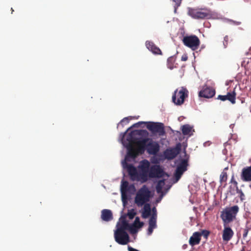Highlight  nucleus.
<instances>
[{
    "label": "nucleus",
    "mask_w": 251,
    "mask_h": 251,
    "mask_svg": "<svg viewBox=\"0 0 251 251\" xmlns=\"http://www.w3.org/2000/svg\"><path fill=\"white\" fill-rule=\"evenodd\" d=\"M139 146V150L144 152L146 150L147 152L151 155H156L160 150V146L158 143L153 141L151 138H145L139 140L136 143Z\"/></svg>",
    "instance_id": "nucleus-1"
},
{
    "label": "nucleus",
    "mask_w": 251,
    "mask_h": 251,
    "mask_svg": "<svg viewBox=\"0 0 251 251\" xmlns=\"http://www.w3.org/2000/svg\"><path fill=\"white\" fill-rule=\"evenodd\" d=\"M239 211V207L238 205L226 207L224 209L220 215L223 225H229L230 223L235 220Z\"/></svg>",
    "instance_id": "nucleus-2"
},
{
    "label": "nucleus",
    "mask_w": 251,
    "mask_h": 251,
    "mask_svg": "<svg viewBox=\"0 0 251 251\" xmlns=\"http://www.w3.org/2000/svg\"><path fill=\"white\" fill-rule=\"evenodd\" d=\"M141 124H146L147 129L150 130L152 134H158L159 136L165 135L164 125L162 123H155L152 122H139L133 125V127H138Z\"/></svg>",
    "instance_id": "nucleus-3"
},
{
    "label": "nucleus",
    "mask_w": 251,
    "mask_h": 251,
    "mask_svg": "<svg viewBox=\"0 0 251 251\" xmlns=\"http://www.w3.org/2000/svg\"><path fill=\"white\" fill-rule=\"evenodd\" d=\"M151 192L146 185L141 188L136 193L135 197V203L138 207L148 203L150 201Z\"/></svg>",
    "instance_id": "nucleus-4"
},
{
    "label": "nucleus",
    "mask_w": 251,
    "mask_h": 251,
    "mask_svg": "<svg viewBox=\"0 0 251 251\" xmlns=\"http://www.w3.org/2000/svg\"><path fill=\"white\" fill-rule=\"evenodd\" d=\"M150 163L147 159L141 161L138 167L139 170V179L142 182L147 181L150 169Z\"/></svg>",
    "instance_id": "nucleus-5"
},
{
    "label": "nucleus",
    "mask_w": 251,
    "mask_h": 251,
    "mask_svg": "<svg viewBox=\"0 0 251 251\" xmlns=\"http://www.w3.org/2000/svg\"><path fill=\"white\" fill-rule=\"evenodd\" d=\"M188 96V91L182 87L180 90L176 89L172 96V101L176 105H180L184 103L185 98Z\"/></svg>",
    "instance_id": "nucleus-6"
},
{
    "label": "nucleus",
    "mask_w": 251,
    "mask_h": 251,
    "mask_svg": "<svg viewBox=\"0 0 251 251\" xmlns=\"http://www.w3.org/2000/svg\"><path fill=\"white\" fill-rule=\"evenodd\" d=\"M188 14L192 18L196 19H208L211 17V13L208 9H198L189 8Z\"/></svg>",
    "instance_id": "nucleus-7"
},
{
    "label": "nucleus",
    "mask_w": 251,
    "mask_h": 251,
    "mask_svg": "<svg viewBox=\"0 0 251 251\" xmlns=\"http://www.w3.org/2000/svg\"><path fill=\"white\" fill-rule=\"evenodd\" d=\"M127 140L128 141V143L126 146L127 149V153L126 156L125 160L128 161V158L134 159L138 155L139 153H142L143 152H142V150H139V146H138L137 149L133 147L132 145L133 141L131 136L127 137Z\"/></svg>",
    "instance_id": "nucleus-8"
},
{
    "label": "nucleus",
    "mask_w": 251,
    "mask_h": 251,
    "mask_svg": "<svg viewBox=\"0 0 251 251\" xmlns=\"http://www.w3.org/2000/svg\"><path fill=\"white\" fill-rule=\"evenodd\" d=\"M182 42L185 46L193 50H197L200 45V40L196 35L186 36L183 37Z\"/></svg>",
    "instance_id": "nucleus-9"
},
{
    "label": "nucleus",
    "mask_w": 251,
    "mask_h": 251,
    "mask_svg": "<svg viewBox=\"0 0 251 251\" xmlns=\"http://www.w3.org/2000/svg\"><path fill=\"white\" fill-rule=\"evenodd\" d=\"M114 235L115 241L119 244L125 245L129 242V236L126 231L116 229Z\"/></svg>",
    "instance_id": "nucleus-10"
},
{
    "label": "nucleus",
    "mask_w": 251,
    "mask_h": 251,
    "mask_svg": "<svg viewBox=\"0 0 251 251\" xmlns=\"http://www.w3.org/2000/svg\"><path fill=\"white\" fill-rule=\"evenodd\" d=\"M165 175V173L159 165H154L150 167L149 177L150 178H161Z\"/></svg>",
    "instance_id": "nucleus-11"
},
{
    "label": "nucleus",
    "mask_w": 251,
    "mask_h": 251,
    "mask_svg": "<svg viewBox=\"0 0 251 251\" xmlns=\"http://www.w3.org/2000/svg\"><path fill=\"white\" fill-rule=\"evenodd\" d=\"M123 166L126 168L131 180L140 181L139 176L136 168L132 164H128L126 160L123 162Z\"/></svg>",
    "instance_id": "nucleus-12"
},
{
    "label": "nucleus",
    "mask_w": 251,
    "mask_h": 251,
    "mask_svg": "<svg viewBox=\"0 0 251 251\" xmlns=\"http://www.w3.org/2000/svg\"><path fill=\"white\" fill-rule=\"evenodd\" d=\"M188 161L187 159H183L180 163L177 166L174 176L177 181L181 177L183 173L187 170Z\"/></svg>",
    "instance_id": "nucleus-13"
},
{
    "label": "nucleus",
    "mask_w": 251,
    "mask_h": 251,
    "mask_svg": "<svg viewBox=\"0 0 251 251\" xmlns=\"http://www.w3.org/2000/svg\"><path fill=\"white\" fill-rule=\"evenodd\" d=\"M180 151L179 146L176 148L167 149L164 151V156L165 158L171 160L175 158L179 154Z\"/></svg>",
    "instance_id": "nucleus-14"
},
{
    "label": "nucleus",
    "mask_w": 251,
    "mask_h": 251,
    "mask_svg": "<svg viewBox=\"0 0 251 251\" xmlns=\"http://www.w3.org/2000/svg\"><path fill=\"white\" fill-rule=\"evenodd\" d=\"M235 88H234L232 91L228 92L226 95H219L217 99L222 101L228 100L232 104H235L236 102V93L235 92Z\"/></svg>",
    "instance_id": "nucleus-15"
},
{
    "label": "nucleus",
    "mask_w": 251,
    "mask_h": 251,
    "mask_svg": "<svg viewBox=\"0 0 251 251\" xmlns=\"http://www.w3.org/2000/svg\"><path fill=\"white\" fill-rule=\"evenodd\" d=\"M223 225L224 229L223 231L222 238L224 241L227 242L232 239L234 235V232L228 226V225Z\"/></svg>",
    "instance_id": "nucleus-16"
},
{
    "label": "nucleus",
    "mask_w": 251,
    "mask_h": 251,
    "mask_svg": "<svg viewBox=\"0 0 251 251\" xmlns=\"http://www.w3.org/2000/svg\"><path fill=\"white\" fill-rule=\"evenodd\" d=\"M215 94V89L210 87H206L203 88V89L199 92V95L200 97L209 99L212 98Z\"/></svg>",
    "instance_id": "nucleus-17"
},
{
    "label": "nucleus",
    "mask_w": 251,
    "mask_h": 251,
    "mask_svg": "<svg viewBox=\"0 0 251 251\" xmlns=\"http://www.w3.org/2000/svg\"><path fill=\"white\" fill-rule=\"evenodd\" d=\"M201 234L199 232H195L193 234V235L190 237L189 239V244L193 246L196 245H198L201 240Z\"/></svg>",
    "instance_id": "nucleus-18"
},
{
    "label": "nucleus",
    "mask_w": 251,
    "mask_h": 251,
    "mask_svg": "<svg viewBox=\"0 0 251 251\" xmlns=\"http://www.w3.org/2000/svg\"><path fill=\"white\" fill-rule=\"evenodd\" d=\"M146 46L147 48L153 53L155 54H162V52L160 49L156 46L152 42L149 41H146Z\"/></svg>",
    "instance_id": "nucleus-19"
},
{
    "label": "nucleus",
    "mask_w": 251,
    "mask_h": 251,
    "mask_svg": "<svg viewBox=\"0 0 251 251\" xmlns=\"http://www.w3.org/2000/svg\"><path fill=\"white\" fill-rule=\"evenodd\" d=\"M241 178L245 181H251V166L243 169Z\"/></svg>",
    "instance_id": "nucleus-20"
},
{
    "label": "nucleus",
    "mask_w": 251,
    "mask_h": 251,
    "mask_svg": "<svg viewBox=\"0 0 251 251\" xmlns=\"http://www.w3.org/2000/svg\"><path fill=\"white\" fill-rule=\"evenodd\" d=\"M101 218L104 221L109 222L112 220V213L110 210L103 209L101 211Z\"/></svg>",
    "instance_id": "nucleus-21"
},
{
    "label": "nucleus",
    "mask_w": 251,
    "mask_h": 251,
    "mask_svg": "<svg viewBox=\"0 0 251 251\" xmlns=\"http://www.w3.org/2000/svg\"><path fill=\"white\" fill-rule=\"evenodd\" d=\"M131 187L134 188V186L133 185L129 186L128 182L127 181H125L122 182V184L121 185V191L122 198L123 201L124 199H126V193L127 191H129V189Z\"/></svg>",
    "instance_id": "nucleus-22"
},
{
    "label": "nucleus",
    "mask_w": 251,
    "mask_h": 251,
    "mask_svg": "<svg viewBox=\"0 0 251 251\" xmlns=\"http://www.w3.org/2000/svg\"><path fill=\"white\" fill-rule=\"evenodd\" d=\"M144 205L142 213V217L144 219L148 218L151 215V207L149 203H146Z\"/></svg>",
    "instance_id": "nucleus-23"
},
{
    "label": "nucleus",
    "mask_w": 251,
    "mask_h": 251,
    "mask_svg": "<svg viewBox=\"0 0 251 251\" xmlns=\"http://www.w3.org/2000/svg\"><path fill=\"white\" fill-rule=\"evenodd\" d=\"M129 224L125 220L123 219L120 223H118L116 225V230L121 231H126L128 229Z\"/></svg>",
    "instance_id": "nucleus-24"
},
{
    "label": "nucleus",
    "mask_w": 251,
    "mask_h": 251,
    "mask_svg": "<svg viewBox=\"0 0 251 251\" xmlns=\"http://www.w3.org/2000/svg\"><path fill=\"white\" fill-rule=\"evenodd\" d=\"M165 179L160 180L158 181L156 186V190L158 194L162 193V189L165 184Z\"/></svg>",
    "instance_id": "nucleus-25"
},
{
    "label": "nucleus",
    "mask_w": 251,
    "mask_h": 251,
    "mask_svg": "<svg viewBox=\"0 0 251 251\" xmlns=\"http://www.w3.org/2000/svg\"><path fill=\"white\" fill-rule=\"evenodd\" d=\"M192 127L189 125H183L181 127L182 132L184 135H190Z\"/></svg>",
    "instance_id": "nucleus-26"
},
{
    "label": "nucleus",
    "mask_w": 251,
    "mask_h": 251,
    "mask_svg": "<svg viewBox=\"0 0 251 251\" xmlns=\"http://www.w3.org/2000/svg\"><path fill=\"white\" fill-rule=\"evenodd\" d=\"M176 61L175 57L173 56H172L169 57L167 59V67L171 70L173 69L176 67L175 65V62Z\"/></svg>",
    "instance_id": "nucleus-27"
},
{
    "label": "nucleus",
    "mask_w": 251,
    "mask_h": 251,
    "mask_svg": "<svg viewBox=\"0 0 251 251\" xmlns=\"http://www.w3.org/2000/svg\"><path fill=\"white\" fill-rule=\"evenodd\" d=\"M234 184L236 187V192L238 194V196L240 199V200L243 201L245 199V196L242 191L239 189L237 186V182L236 181H234Z\"/></svg>",
    "instance_id": "nucleus-28"
},
{
    "label": "nucleus",
    "mask_w": 251,
    "mask_h": 251,
    "mask_svg": "<svg viewBox=\"0 0 251 251\" xmlns=\"http://www.w3.org/2000/svg\"><path fill=\"white\" fill-rule=\"evenodd\" d=\"M156 217L157 214L156 213L152 215L149 220V226L154 228L156 227Z\"/></svg>",
    "instance_id": "nucleus-29"
},
{
    "label": "nucleus",
    "mask_w": 251,
    "mask_h": 251,
    "mask_svg": "<svg viewBox=\"0 0 251 251\" xmlns=\"http://www.w3.org/2000/svg\"><path fill=\"white\" fill-rule=\"evenodd\" d=\"M138 226L135 224H129L128 229L131 234H135L138 232Z\"/></svg>",
    "instance_id": "nucleus-30"
},
{
    "label": "nucleus",
    "mask_w": 251,
    "mask_h": 251,
    "mask_svg": "<svg viewBox=\"0 0 251 251\" xmlns=\"http://www.w3.org/2000/svg\"><path fill=\"white\" fill-rule=\"evenodd\" d=\"M251 228L250 226L246 225L245 227L243 229V238L244 240H246L248 233L249 231L251 230Z\"/></svg>",
    "instance_id": "nucleus-31"
},
{
    "label": "nucleus",
    "mask_w": 251,
    "mask_h": 251,
    "mask_svg": "<svg viewBox=\"0 0 251 251\" xmlns=\"http://www.w3.org/2000/svg\"><path fill=\"white\" fill-rule=\"evenodd\" d=\"M227 175L226 172L223 171L220 175V179L221 183L225 182L226 181Z\"/></svg>",
    "instance_id": "nucleus-32"
},
{
    "label": "nucleus",
    "mask_w": 251,
    "mask_h": 251,
    "mask_svg": "<svg viewBox=\"0 0 251 251\" xmlns=\"http://www.w3.org/2000/svg\"><path fill=\"white\" fill-rule=\"evenodd\" d=\"M133 224L138 226V227H142L144 225V223L140 221V219L138 217H136L135 218L134 222Z\"/></svg>",
    "instance_id": "nucleus-33"
},
{
    "label": "nucleus",
    "mask_w": 251,
    "mask_h": 251,
    "mask_svg": "<svg viewBox=\"0 0 251 251\" xmlns=\"http://www.w3.org/2000/svg\"><path fill=\"white\" fill-rule=\"evenodd\" d=\"M175 3L174 5L175 11L176 12V9L180 5L182 0H172Z\"/></svg>",
    "instance_id": "nucleus-34"
},
{
    "label": "nucleus",
    "mask_w": 251,
    "mask_h": 251,
    "mask_svg": "<svg viewBox=\"0 0 251 251\" xmlns=\"http://www.w3.org/2000/svg\"><path fill=\"white\" fill-rule=\"evenodd\" d=\"M200 234L203 236L205 238H207L210 234V232L207 230H202Z\"/></svg>",
    "instance_id": "nucleus-35"
},
{
    "label": "nucleus",
    "mask_w": 251,
    "mask_h": 251,
    "mask_svg": "<svg viewBox=\"0 0 251 251\" xmlns=\"http://www.w3.org/2000/svg\"><path fill=\"white\" fill-rule=\"evenodd\" d=\"M129 122V119L128 117H125L123 119H122L120 122L121 124L124 125L125 124H127Z\"/></svg>",
    "instance_id": "nucleus-36"
},
{
    "label": "nucleus",
    "mask_w": 251,
    "mask_h": 251,
    "mask_svg": "<svg viewBox=\"0 0 251 251\" xmlns=\"http://www.w3.org/2000/svg\"><path fill=\"white\" fill-rule=\"evenodd\" d=\"M136 215V213L134 212H129L128 213V216L130 219H132L134 218L135 215Z\"/></svg>",
    "instance_id": "nucleus-37"
},
{
    "label": "nucleus",
    "mask_w": 251,
    "mask_h": 251,
    "mask_svg": "<svg viewBox=\"0 0 251 251\" xmlns=\"http://www.w3.org/2000/svg\"><path fill=\"white\" fill-rule=\"evenodd\" d=\"M155 228L154 227H151V226H149V228H148V234L149 235H151L152 231H153V229Z\"/></svg>",
    "instance_id": "nucleus-38"
},
{
    "label": "nucleus",
    "mask_w": 251,
    "mask_h": 251,
    "mask_svg": "<svg viewBox=\"0 0 251 251\" xmlns=\"http://www.w3.org/2000/svg\"><path fill=\"white\" fill-rule=\"evenodd\" d=\"M188 59V56L186 54H184L181 57V60L183 61H185L187 60Z\"/></svg>",
    "instance_id": "nucleus-39"
},
{
    "label": "nucleus",
    "mask_w": 251,
    "mask_h": 251,
    "mask_svg": "<svg viewBox=\"0 0 251 251\" xmlns=\"http://www.w3.org/2000/svg\"><path fill=\"white\" fill-rule=\"evenodd\" d=\"M128 251H139L137 250V249H135L131 247L128 246Z\"/></svg>",
    "instance_id": "nucleus-40"
},
{
    "label": "nucleus",
    "mask_w": 251,
    "mask_h": 251,
    "mask_svg": "<svg viewBox=\"0 0 251 251\" xmlns=\"http://www.w3.org/2000/svg\"><path fill=\"white\" fill-rule=\"evenodd\" d=\"M231 22L234 23L235 25H240L241 24V22H237V21H231Z\"/></svg>",
    "instance_id": "nucleus-41"
},
{
    "label": "nucleus",
    "mask_w": 251,
    "mask_h": 251,
    "mask_svg": "<svg viewBox=\"0 0 251 251\" xmlns=\"http://www.w3.org/2000/svg\"><path fill=\"white\" fill-rule=\"evenodd\" d=\"M227 40H228V37L227 36H225L224 37V41L226 42V44H227Z\"/></svg>",
    "instance_id": "nucleus-42"
},
{
    "label": "nucleus",
    "mask_w": 251,
    "mask_h": 251,
    "mask_svg": "<svg viewBox=\"0 0 251 251\" xmlns=\"http://www.w3.org/2000/svg\"><path fill=\"white\" fill-rule=\"evenodd\" d=\"M152 212H153V214H154V213H156V208L155 207H153L152 208Z\"/></svg>",
    "instance_id": "nucleus-43"
},
{
    "label": "nucleus",
    "mask_w": 251,
    "mask_h": 251,
    "mask_svg": "<svg viewBox=\"0 0 251 251\" xmlns=\"http://www.w3.org/2000/svg\"><path fill=\"white\" fill-rule=\"evenodd\" d=\"M246 246H243L241 250L240 251H245Z\"/></svg>",
    "instance_id": "nucleus-44"
},
{
    "label": "nucleus",
    "mask_w": 251,
    "mask_h": 251,
    "mask_svg": "<svg viewBox=\"0 0 251 251\" xmlns=\"http://www.w3.org/2000/svg\"><path fill=\"white\" fill-rule=\"evenodd\" d=\"M234 181H235V180H234V176H232V178H231V182H232V183H234Z\"/></svg>",
    "instance_id": "nucleus-45"
},
{
    "label": "nucleus",
    "mask_w": 251,
    "mask_h": 251,
    "mask_svg": "<svg viewBox=\"0 0 251 251\" xmlns=\"http://www.w3.org/2000/svg\"><path fill=\"white\" fill-rule=\"evenodd\" d=\"M187 245L185 244V245H183L182 248L183 249H185L187 248Z\"/></svg>",
    "instance_id": "nucleus-46"
},
{
    "label": "nucleus",
    "mask_w": 251,
    "mask_h": 251,
    "mask_svg": "<svg viewBox=\"0 0 251 251\" xmlns=\"http://www.w3.org/2000/svg\"><path fill=\"white\" fill-rule=\"evenodd\" d=\"M11 11H12V13L14 11V10L12 8H11Z\"/></svg>",
    "instance_id": "nucleus-47"
},
{
    "label": "nucleus",
    "mask_w": 251,
    "mask_h": 251,
    "mask_svg": "<svg viewBox=\"0 0 251 251\" xmlns=\"http://www.w3.org/2000/svg\"><path fill=\"white\" fill-rule=\"evenodd\" d=\"M129 129V128H128V129L126 131H125V132L124 133V134H125L126 133V132L128 131V130Z\"/></svg>",
    "instance_id": "nucleus-48"
}]
</instances>
